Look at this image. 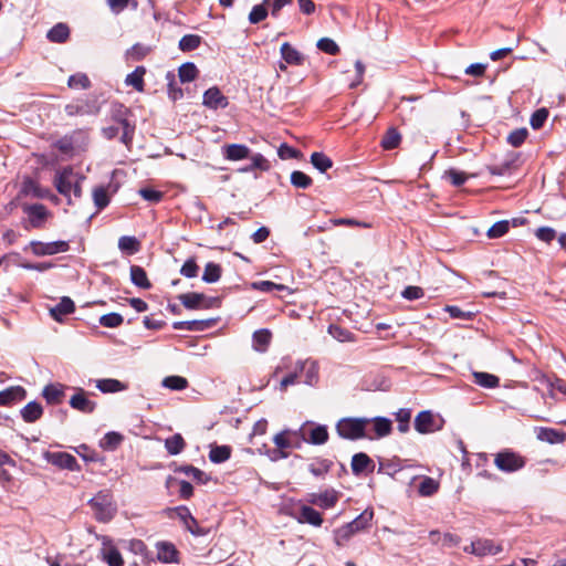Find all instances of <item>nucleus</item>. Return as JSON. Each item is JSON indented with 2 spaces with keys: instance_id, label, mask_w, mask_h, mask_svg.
<instances>
[{
  "instance_id": "27",
  "label": "nucleus",
  "mask_w": 566,
  "mask_h": 566,
  "mask_svg": "<svg viewBox=\"0 0 566 566\" xmlns=\"http://www.w3.org/2000/svg\"><path fill=\"white\" fill-rule=\"evenodd\" d=\"M43 408L36 401H31L21 409V417L25 422H34L42 417Z\"/></svg>"
},
{
  "instance_id": "45",
  "label": "nucleus",
  "mask_w": 566,
  "mask_h": 566,
  "mask_svg": "<svg viewBox=\"0 0 566 566\" xmlns=\"http://www.w3.org/2000/svg\"><path fill=\"white\" fill-rule=\"evenodd\" d=\"M67 85L73 90H86L91 86V81L86 74L76 73L69 77Z\"/></svg>"
},
{
  "instance_id": "62",
  "label": "nucleus",
  "mask_w": 566,
  "mask_h": 566,
  "mask_svg": "<svg viewBox=\"0 0 566 566\" xmlns=\"http://www.w3.org/2000/svg\"><path fill=\"white\" fill-rule=\"evenodd\" d=\"M353 536V531H350L349 526H342L334 532V538L337 546H343L347 543Z\"/></svg>"
},
{
  "instance_id": "63",
  "label": "nucleus",
  "mask_w": 566,
  "mask_h": 566,
  "mask_svg": "<svg viewBox=\"0 0 566 566\" xmlns=\"http://www.w3.org/2000/svg\"><path fill=\"white\" fill-rule=\"evenodd\" d=\"M317 48L328 54H337L339 52L338 45L335 43L334 40L329 38H322L317 42Z\"/></svg>"
},
{
  "instance_id": "30",
  "label": "nucleus",
  "mask_w": 566,
  "mask_h": 566,
  "mask_svg": "<svg viewBox=\"0 0 566 566\" xmlns=\"http://www.w3.org/2000/svg\"><path fill=\"white\" fill-rule=\"evenodd\" d=\"M130 280L138 287L145 289V290H148L151 287V284L147 277L146 271L139 265L130 266Z\"/></svg>"
},
{
  "instance_id": "60",
  "label": "nucleus",
  "mask_w": 566,
  "mask_h": 566,
  "mask_svg": "<svg viewBox=\"0 0 566 566\" xmlns=\"http://www.w3.org/2000/svg\"><path fill=\"white\" fill-rule=\"evenodd\" d=\"M527 137V130L525 128L515 129L507 136V143L513 147H520Z\"/></svg>"
},
{
  "instance_id": "59",
  "label": "nucleus",
  "mask_w": 566,
  "mask_h": 566,
  "mask_svg": "<svg viewBox=\"0 0 566 566\" xmlns=\"http://www.w3.org/2000/svg\"><path fill=\"white\" fill-rule=\"evenodd\" d=\"M99 323L102 326L114 328L122 325L123 317L117 313H109L101 316Z\"/></svg>"
},
{
  "instance_id": "10",
  "label": "nucleus",
  "mask_w": 566,
  "mask_h": 566,
  "mask_svg": "<svg viewBox=\"0 0 566 566\" xmlns=\"http://www.w3.org/2000/svg\"><path fill=\"white\" fill-rule=\"evenodd\" d=\"M23 211L29 217V222L32 228L40 229L44 226L50 212L45 208V206L41 203H35L31 206H25Z\"/></svg>"
},
{
  "instance_id": "38",
  "label": "nucleus",
  "mask_w": 566,
  "mask_h": 566,
  "mask_svg": "<svg viewBox=\"0 0 566 566\" xmlns=\"http://www.w3.org/2000/svg\"><path fill=\"white\" fill-rule=\"evenodd\" d=\"M271 333L269 329H259L253 334V348L259 352H264L270 344Z\"/></svg>"
},
{
  "instance_id": "20",
  "label": "nucleus",
  "mask_w": 566,
  "mask_h": 566,
  "mask_svg": "<svg viewBox=\"0 0 566 566\" xmlns=\"http://www.w3.org/2000/svg\"><path fill=\"white\" fill-rule=\"evenodd\" d=\"M296 369L298 373H305L304 382L314 386L318 381V366L315 361H297Z\"/></svg>"
},
{
  "instance_id": "54",
  "label": "nucleus",
  "mask_w": 566,
  "mask_h": 566,
  "mask_svg": "<svg viewBox=\"0 0 566 566\" xmlns=\"http://www.w3.org/2000/svg\"><path fill=\"white\" fill-rule=\"evenodd\" d=\"M548 117V111L545 107L536 109L531 116L530 124L533 129H539Z\"/></svg>"
},
{
  "instance_id": "42",
  "label": "nucleus",
  "mask_w": 566,
  "mask_h": 566,
  "mask_svg": "<svg viewBox=\"0 0 566 566\" xmlns=\"http://www.w3.org/2000/svg\"><path fill=\"white\" fill-rule=\"evenodd\" d=\"M231 455V448L228 446H217L210 450L209 459L213 463H222Z\"/></svg>"
},
{
  "instance_id": "14",
  "label": "nucleus",
  "mask_w": 566,
  "mask_h": 566,
  "mask_svg": "<svg viewBox=\"0 0 566 566\" xmlns=\"http://www.w3.org/2000/svg\"><path fill=\"white\" fill-rule=\"evenodd\" d=\"M368 431L371 433L369 440L384 438L391 432V421L384 417L368 418Z\"/></svg>"
},
{
  "instance_id": "41",
  "label": "nucleus",
  "mask_w": 566,
  "mask_h": 566,
  "mask_svg": "<svg viewBox=\"0 0 566 566\" xmlns=\"http://www.w3.org/2000/svg\"><path fill=\"white\" fill-rule=\"evenodd\" d=\"M373 518V512L365 511L358 517H356L350 523H347L346 526H349L350 531H353V535L357 532L366 528Z\"/></svg>"
},
{
  "instance_id": "51",
  "label": "nucleus",
  "mask_w": 566,
  "mask_h": 566,
  "mask_svg": "<svg viewBox=\"0 0 566 566\" xmlns=\"http://www.w3.org/2000/svg\"><path fill=\"white\" fill-rule=\"evenodd\" d=\"M312 182V178L303 171L295 170L291 174V184L296 188L306 189Z\"/></svg>"
},
{
  "instance_id": "15",
  "label": "nucleus",
  "mask_w": 566,
  "mask_h": 566,
  "mask_svg": "<svg viewBox=\"0 0 566 566\" xmlns=\"http://www.w3.org/2000/svg\"><path fill=\"white\" fill-rule=\"evenodd\" d=\"M175 511L188 532H190L195 536H202L206 534V532L199 526L197 520L192 516L188 507L178 506L176 507Z\"/></svg>"
},
{
  "instance_id": "2",
  "label": "nucleus",
  "mask_w": 566,
  "mask_h": 566,
  "mask_svg": "<svg viewBox=\"0 0 566 566\" xmlns=\"http://www.w3.org/2000/svg\"><path fill=\"white\" fill-rule=\"evenodd\" d=\"M338 436L347 440H359L371 437L368 431V418H342L336 423Z\"/></svg>"
},
{
  "instance_id": "55",
  "label": "nucleus",
  "mask_w": 566,
  "mask_h": 566,
  "mask_svg": "<svg viewBox=\"0 0 566 566\" xmlns=\"http://www.w3.org/2000/svg\"><path fill=\"white\" fill-rule=\"evenodd\" d=\"M510 229V223L506 220L495 222L489 230L488 237L491 239L503 237Z\"/></svg>"
},
{
  "instance_id": "57",
  "label": "nucleus",
  "mask_w": 566,
  "mask_h": 566,
  "mask_svg": "<svg viewBox=\"0 0 566 566\" xmlns=\"http://www.w3.org/2000/svg\"><path fill=\"white\" fill-rule=\"evenodd\" d=\"M253 289L259 290L261 292H273V291H284L287 290V287L283 284H276L271 281H259L253 283Z\"/></svg>"
},
{
  "instance_id": "48",
  "label": "nucleus",
  "mask_w": 566,
  "mask_h": 566,
  "mask_svg": "<svg viewBox=\"0 0 566 566\" xmlns=\"http://www.w3.org/2000/svg\"><path fill=\"white\" fill-rule=\"evenodd\" d=\"M179 78L182 83L193 81L198 75V69L193 63H185L179 67Z\"/></svg>"
},
{
  "instance_id": "19",
  "label": "nucleus",
  "mask_w": 566,
  "mask_h": 566,
  "mask_svg": "<svg viewBox=\"0 0 566 566\" xmlns=\"http://www.w3.org/2000/svg\"><path fill=\"white\" fill-rule=\"evenodd\" d=\"M27 391L21 386H12L0 391V406H9L14 401L23 400Z\"/></svg>"
},
{
  "instance_id": "52",
  "label": "nucleus",
  "mask_w": 566,
  "mask_h": 566,
  "mask_svg": "<svg viewBox=\"0 0 566 566\" xmlns=\"http://www.w3.org/2000/svg\"><path fill=\"white\" fill-rule=\"evenodd\" d=\"M266 17H268V9H266L264 2H262L252 8V10L249 13V22L251 24H256V23L263 21Z\"/></svg>"
},
{
  "instance_id": "35",
  "label": "nucleus",
  "mask_w": 566,
  "mask_h": 566,
  "mask_svg": "<svg viewBox=\"0 0 566 566\" xmlns=\"http://www.w3.org/2000/svg\"><path fill=\"white\" fill-rule=\"evenodd\" d=\"M70 30L66 24L57 23L48 32V39L51 42L63 43L69 38Z\"/></svg>"
},
{
  "instance_id": "6",
  "label": "nucleus",
  "mask_w": 566,
  "mask_h": 566,
  "mask_svg": "<svg viewBox=\"0 0 566 566\" xmlns=\"http://www.w3.org/2000/svg\"><path fill=\"white\" fill-rule=\"evenodd\" d=\"M339 492L334 489H326L319 493H311L308 494V503L312 505H317L321 509L328 510L336 505L339 500Z\"/></svg>"
},
{
  "instance_id": "43",
  "label": "nucleus",
  "mask_w": 566,
  "mask_h": 566,
  "mask_svg": "<svg viewBox=\"0 0 566 566\" xmlns=\"http://www.w3.org/2000/svg\"><path fill=\"white\" fill-rule=\"evenodd\" d=\"M294 434H296V432H292L290 430H283L274 436L273 442L280 450L293 448L294 444L291 439V436H294Z\"/></svg>"
},
{
  "instance_id": "24",
  "label": "nucleus",
  "mask_w": 566,
  "mask_h": 566,
  "mask_svg": "<svg viewBox=\"0 0 566 566\" xmlns=\"http://www.w3.org/2000/svg\"><path fill=\"white\" fill-rule=\"evenodd\" d=\"M281 56L286 64L290 65H302L304 57L301 52L293 48L289 42H284L281 45Z\"/></svg>"
},
{
  "instance_id": "40",
  "label": "nucleus",
  "mask_w": 566,
  "mask_h": 566,
  "mask_svg": "<svg viewBox=\"0 0 566 566\" xmlns=\"http://www.w3.org/2000/svg\"><path fill=\"white\" fill-rule=\"evenodd\" d=\"M373 518V512L365 511L358 517H356L350 523H347L346 526H349L350 531H353V535L357 532L366 528Z\"/></svg>"
},
{
  "instance_id": "49",
  "label": "nucleus",
  "mask_w": 566,
  "mask_h": 566,
  "mask_svg": "<svg viewBox=\"0 0 566 566\" xmlns=\"http://www.w3.org/2000/svg\"><path fill=\"white\" fill-rule=\"evenodd\" d=\"M201 42V38L197 34L184 35L179 41V49L184 52L196 50Z\"/></svg>"
},
{
  "instance_id": "4",
  "label": "nucleus",
  "mask_w": 566,
  "mask_h": 566,
  "mask_svg": "<svg viewBox=\"0 0 566 566\" xmlns=\"http://www.w3.org/2000/svg\"><path fill=\"white\" fill-rule=\"evenodd\" d=\"M91 506L95 511V516L101 522H108L115 513L111 497L106 493H98L90 501Z\"/></svg>"
},
{
  "instance_id": "29",
  "label": "nucleus",
  "mask_w": 566,
  "mask_h": 566,
  "mask_svg": "<svg viewBox=\"0 0 566 566\" xmlns=\"http://www.w3.org/2000/svg\"><path fill=\"white\" fill-rule=\"evenodd\" d=\"M474 382L483 388H496L500 385L497 376L484 371H473Z\"/></svg>"
},
{
  "instance_id": "26",
  "label": "nucleus",
  "mask_w": 566,
  "mask_h": 566,
  "mask_svg": "<svg viewBox=\"0 0 566 566\" xmlns=\"http://www.w3.org/2000/svg\"><path fill=\"white\" fill-rule=\"evenodd\" d=\"M75 310L74 302L70 297H62L61 301L50 310L52 317L61 321V316L73 313Z\"/></svg>"
},
{
  "instance_id": "21",
  "label": "nucleus",
  "mask_w": 566,
  "mask_h": 566,
  "mask_svg": "<svg viewBox=\"0 0 566 566\" xmlns=\"http://www.w3.org/2000/svg\"><path fill=\"white\" fill-rule=\"evenodd\" d=\"M223 156L231 161L242 160L250 157V149L242 144H230L223 147Z\"/></svg>"
},
{
  "instance_id": "16",
  "label": "nucleus",
  "mask_w": 566,
  "mask_h": 566,
  "mask_svg": "<svg viewBox=\"0 0 566 566\" xmlns=\"http://www.w3.org/2000/svg\"><path fill=\"white\" fill-rule=\"evenodd\" d=\"M202 104L208 108L218 109L226 108L229 102L217 86H212L205 92Z\"/></svg>"
},
{
  "instance_id": "8",
  "label": "nucleus",
  "mask_w": 566,
  "mask_h": 566,
  "mask_svg": "<svg viewBox=\"0 0 566 566\" xmlns=\"http://www.w3.org/2000/svg\"><path fill=\"white\" fill-rule=\"evenodd\" d=\"M45 459L48 460V462L60 469H66L70 471L80 470V465L77 463L76 458L66 452H46Z\"/></svg>"
},
{
  "instance_id": "12",
  "label": "nucleus",
  "mask_w": 566,
  "mask_h": 566,
  "mask_svg": "<svg viewBox=\"0 0 566 566\" xmlns=\"http://www.w3.org/2000/svg\"><path fill=\"white\" fill-rule=\"evenodd\" d=\"M102 549L101 554L103 557V560H105L108 566H123L124 560L119 553V551L113 545L112 541L106 537L102 536Z\"/></svg>"
},
{
  "instance_id": "32",
  "label": "nucleus",
  "mask_w": 566,
  "mask_h": 566,
  "mask_svg": "<svg viewBox=\"0 0 566 566\" xmlns=\"http://www.w3.org/2000/svg\"><path fill=\"white\" fill-rule=\"evenodd\" d=\"M401 142V135L395 127H390L385 133L382 139H381V147L386 150L395 149L399 146Z\"/></svg>"
},
{
  "instance_id": "25",
  "label": "nucleus",
  "mask_w": 566,
  "mask_h": 566,
  "mask_svg": "<svg viewBox=\"0 0 566 566\" xmlns=\"http://www.w3.org/2000/svg\"><path fill=\"white\" fill-rule=\"evenodd\" d=\"M95 386L104 394H113L127 389V385L113 378L97 379Z\"/></svg>"
},
{
  "instance_id": "22",
  "label": "nucleus",
  "mask_w": 566,
  "mask_h": 566,
  "mask_svg": "<svg viewBox=\"0 0 566 566\" xmlns=\"http://www.w3.org/2000/svg\"><path fill=\"white\" fill-rule=\"evenodd\" d=\"M64 389L61 384H50L43 388L42 396L49 405H59L64 398Z\"/></svg>"
},
{
  "instance_id": "47",
  "label": "nucleus",
  "mask_w": 566,
  "mask_h": 566,
  "mask_svg": "<svg viewBox=\"0 0 566 566\" xmlns=\"http://www.w3.org/2000/svg\"><path fill=\"white\" fill-rule=\"evenodd\" d=\"M176 472H182L185 473L188 478L192 479L193 481L198 482V483H206L207 481V478H206V474L203 471H201L200 469L198 468H195L192 465H182V467H179Z\"/></svg>"
},
{
  "instance_id": "5",
  "label": "nucleus",
  "mask_w": 566,
  "mask_h": 566,
  "mask_svg": "<svg viewBox=\"0 0 566 566\" xmlns=\"http://www.w3.org/2000/svg\"><path fill=\"white\" fill-rule=\"evenodd\" d=\"M30 249L34 255L44 256L66 252L70 249V244L63 240L53 242L31 241Z\"/></svg>"
},
{
  "instance_id": "61",
  "label": "nucleus",
  "mask_w": 566,
  "mask_h": 566,
  "mask_svg": "<svg viewBox=\"0 0 566 566\" xmlns=\"http://www.w3.org/2000/svg\"><path fill=\"white\" fill-rule=\"evenodd\" d=\"M199 266L193 258L188 259L180 269V274L185 277L192 279L198 275Z\"/></svg>"
},
{
  "instance_id": "39",
  "label": "nucleus",
  "mask_w": 566,
  "mask_h": 566,
  "mask_svg": "<svg viewBox=\"0 0 566 566\" xmlns=\"http://www.w3.org/2000/svg\"><path fill=\"white\" fill-rule=\"evenodd\" d=\"M118 248L123 252L135 254L139 251L140 243L135 237L124 235L118 240Z\"/></svg>"
},
{
  "instance_id": "50",
  "label": "nucleus",
  "mask_w": 566,
  "mask_h": 566,
  "mask_svg": "<svg viewBox=\"0 0 566 566\" xmlns=\"http://www.w3.org/2000/svg\"><path fill=\"white\" fill-rule=\"evenodd\" d=\"M163 386L170 390H182L188 387V380L181 376H168L164 378Z\"/></svg>"
},
{
  "instance_id": "46",
  "label": "nucleus",
  "mask_w": 566,
  "mask_h": 566,
  "mask_svg": "<svg viewBox=\"0 0 566 566\" xmlns=\"http://www.w3.org/2000/svg\"><path fill=\"white\" fill-rule=\"evenodd\" d=\"M221 276V266L217 263L209 262L205 266L202 280L207 283H214Z\"/></svg>"
},
{
  "instance_id": "17",
  "label": "nucleus",
  "mask_w": 566,
  "mask_h": 566,
  "mask_svg": "<svg viewBox=\"0 0 566 566\" xmlns=\"http://www.w3.org/2000/svg\"><path fill=\"white\" fill-rule=\"evenodd\" d=\"M296 520L302 524L319 527L323 524L322 514L310 505H301Z\"/></svg>"
},
{
  "instance_id": "1",
  "label": "nucleus",
  "mask_w": 566,
  "mask_h": 566,
  "mask_svg": "<svg viewBox=\"0 0 566 566\" xmlns=\"http://www.w3.org/2000/svg\"><path fill=\"white\" fill-rule=\"evenodd\" d=\"M84 177L73 170L72 167H64L56 170L54 176V186L56 190L64 197L67 198L71 203V195L80 198L82 195L81 182Z\"/></svg>"
},
{
  "instance_id": "7",
  "label": "nucleus",
  "mask_w": 566,
  "mask_h": 566,
  "mask_svg": "<svg viewBox=\"0 0 566 566\" xmlns=\"http://www.w3.org/2000/svg\"><path fill=\"white\" fill-rule=\"evenodd\" d=\"M178 298L188 310L210 308L216 302L214 298H208L205 294L196 292L180 294Z\"/></svg>"
},
{
  "instance_id": "18",
  "label": "nucleus",
  "mask_w": 566,
  "mask_h": 566,
  "mask_svg": "<svg viewBox=\"0 0 566 566\" xmlns=\"http://www.w3.org/2000/svg\"><path fill=\"white\" fill-rule=\"evenodd\" d=\"M415 429L420 433H430L439 429L430 411H421L415 419Z\"/></svg>"
},
{
  "instance_id": "53",
  "label": "nucleus",
  "mask_w": 566,
  "mask_h": 566,
  "mask_svg": "<svg viewBox=\"0 0 566 566\" xmlns=\"http://www.w3.org/2000/svg\"><path fill=\"white\" fill-rule=\"evenodd\" d=\"M93 200L98 210L104 209L109 203L107 190L104 187H97L93 190Z\"/></svg>"
},
{
  "instance_id": "9",
  "label": "nucleus",
  "mask_w": 566,
  "mask_h": 566,
  "mask_svg": "<svg viewBox=\"0 0 566 566\" xmlns=\"http://www.w3.org/2000/svg\"><path fill=\"white\" fill-rule=\"evenodd\" d=\"M302 438L311 444H324L328 440L327 427L323 424H311L301 428Z\"/></svg>"
},
{
  "instance_id": "3",
  "label": "nucleus",
  "mask_w": 566,
  "mask_h": 566,
  "mask_svg": "<svg viewBox=\"0 0 566 566\" xmlns=\"http://www.w3.org/2000/svg\"><path fill=\"white\" fill-rule=\"evenodd\" d=\"M526 464L525 458L518 452L505 449L494 455V465L502 472L513 473L523 469Z\"/></svg>"
},
{
  "instance_id": "33",
  "label": "nucleus",
  "mask_w": 566,
  "mask_h": 566,
  "mask_svg": "<svg viewBox=\"0 0 566 566\" xmlns=\"http://www.w3.org/2000/svg\"><path fill=\"white\" fill-rule=\"evenodd\" d=\"M145 67L137 66L132 73H129L126 76L125 83L127 85L133 86L136 91L143 92L144 91V75H145Z\"/></svg>"
},
{
  "instance_id": "28",
  "label": "nucleus",
  "mask_w": 566,
  "mask_h": 566,
  "mask_svg": "<svg viewBox=\"0 0 566 566\" xmlns=\"http://www.w3.org/2000/svg\"><path fill=\"white\" fill-rule=\"evenodd\" d=\"M350 465L353 473L356 475L367 471L369 467L374 468L371 459L363 452L353 455Z\"/></svg>"
},
{
  "instance_id": "11",
  "label": "nucleus",
  "mask_w": 566,
  "mask_h": 566,
  "mask_svg": "<svg viewBox=\"0 0 566 566\" xmlns=\"http://www.w3.org/2000/svg\"><path fill=\"white\" fill-rule=\"evenodd\" d=\"M88 394L82 388H75V394L71 397L70 406L83 413H92L96 408V402L88 399Z\"/></svg>"
},
{
  "instance_id": "34",
  "label": "nucleus",
  "mask_w": 566,
  "mask_h": 566,
  "mask_svg": "<svg viewBox=\"0 0 566 566\" xmlns=\"http://www.w3.org/2000/svg\"><path fill=\"white\" fill-rule=\"evenodd\" d=\"M332 465L333 462L327 459H315L308 464V471L317 478H323L329 472Z\"/></svg>"
},
{
  "instance_id": "64",
  "label": "nucleus",
  "mask_w": 566,
  "mask_h": 566,
  "mask_svg": "<svg viewBox=\"0 0 566 566\" xmlns=\"http://www.w3.org/2000/svg\"><path fill=\"white\" fill-rule=\"evenodd\" d=\"M410 418H411V412L408 409H400L397 412L396 419L399 422L398 429L400 432L408 431Z\"/></svg>"
},
{
  "instance_id": "58",
  "label": "nucleus",
  "mask_w": 566,
  "mask_h": 566,
  "mask_svg": "<svg viewBox=\"0 0 566 566\" xmlns=\"http://www.w3.org/2000/svg\"><path fill=\"white\" fill-rule=\"evenodd\" d=\"M123 440V437L122 434L117 433V432H108L104 436L103 440H102V447L104 449H116L120 442Z\"/></svg>"
},
{
  "instance_id": "36",
  "label": "nucleus",
  "mask_w": 566,
  "mask_h": 566,
  "mask_svg": "<svg viewBox=\"0 0 566 566\" xmlns=\"http://www.w3.org/2000/svg\"><path fill=\"white\" fill-rule=\"evenodd\" d=\"M328 333L333 338L340 343L355 340V336L350 331L336 324L329 325Z\"/></svg>"
},
{
  "instance_id": "37",
  "label": "nucleus",
  "mask_w": 566,
  "mask_h": 566,
  "mask_svg": "<svg viewBox=\"0 0 566 566\" xmlns=\"http://www.w3.org/2000/svg\"><path fill=\"white\" fill-rule=\"evenodd\" d=\"M311 164L321 172L327 171L333 166V161L328 156L317 151L311 155Z\"/></svg>"
},
{
  "instance_id": "56",
  "label": "nucleus",
  "mask_w": 566,
  "mask_h": 566,
  "mask_svg": "<svg viewBox=\"0 0 566 566\" xmlns=\"http://www.w3.org/2000/svg\"><path fill=\"white\" fill-rule=\"evenodd\" d=\"M138 193L143 199L150 203H158L164 198V193L153 188H142Z\"/></svg>"
},
{
  "instance_id": "44",
  "label": "nucleus",
  "mask_w": 566,
  "mask_h": 566,
  "mask_svg": "<svg viewBox=\"0 0 566 566\" xmlns=\"http://www.w3.org/2000/svg\"><path fill=\"white\" fill-rule=\"evenodd\" d=\"M438 489L439 483L434 479L424 476L419 484L418 492L422 496H431L438 491Z\"/></svg>"
},
{
  "instance_id": "31",
  "label": "nucleus",
  "mask_w": 566,
  "mask_h": 566,
  "mask_svg": "<svg viewBox=\"0 0 566 566\" xmlns=\"http://www.w3.org/2000/svg\"><path fill=\"white\" fill-rule=\"evenodd\" d=\"M185 447L186 442L180 433H175L174 436L165 440V448L167 452L171 455H177L181 453Z\"/></svg>"
},
{
  "instance_id": "13",
  "label": "nucleus",
  "mask_w": 566,
  "mask_h": 566,
  "mask_svg": "<svg viewBox=\"0 0 566 566\" xmlns=\"http://www.w3.org/2000/svg\"><path fill=\"white\" fill-rule=\"evenodd\" d=\"M157 559L165 564L179 563V552L175 544L166 541L156 543Z\"/></svg>"
},
{
  "instance_id": "23",
  "label": "nucleus",
  "mask_w": 566,
  "mask_h": 566,
  "mask_svg": "<svg viewBox=\"0 0 566 566\" xmlns=\"http://www.w3.org/2000/svg\"><path fill=\"white\" fill-rule=\"evenodd\" d=\"M478 557H484L488 555H497L503 552L501 543H495L489 538H476Z\"/></svg>"
}]
</instances>
